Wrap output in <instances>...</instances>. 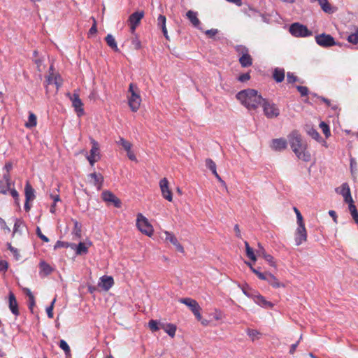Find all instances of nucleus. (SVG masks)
Segmentation results:
<instances>
[{
    "mask_svg": "<svg viewBox=\"0 0 358 358\" xmlns=\"http://www.w3.org/2000/svg\"><path fill=\"white\" fill-rule=\"evenodd\" d=\"M288 141L292 151L299 159L310 162L311 155L307 150L306 144L303 142L301 136L298 131L294 130L288 135Z\"/></svg>",
    "mask_w": 358,
    "mask_h": 358,
    "instance_id": "nucleus-1",
    "label": "nucleus"
},
{
    "mask_svg": "<svg viewBox=\"0 0 358 358\" xmlns=\"http://www.w3.org/2000/svg\"><path fill=\"white\" fill-rule=\"evenodd\" d=\"M236 99L248 110H255L262 103V96L253 89H247L237 93Z\"/></svg>",
    "mask_w": 358,
    "mask_h": 358,
    "instance_id": "nucleus-2",
    "label": "nucleus"
},
{
    "mask_svg": "<svg viewBox=\"0 0 358 358\" xmlns=\"http://www.w3.org/2000/svg\"><path fill=\"white\" fill-rule=\"evenodd\" d=\"M129 92L131 93V96L128 98L129 106L131 111L136 112L139 109L141 103L139 89L136 85L130 83Z\"/></svg>",
    "mask_w": 358,
    "mask_h": 358,
    "instance_id": "nucleus-3",
    "label": "nucleus"
},
{
    "mask_svg": "<svg viewBox=\"0 0 358 358\" xmlns=\"http://www.w3.org/2000/svg\"><path fill=\"white\" fill-rule=\"evenodd\" d=\"M136 227L144 235L152 237L154 234V228L148 219L143 214L138 213L136 217Z\"/></svg>",
    "mask_w": 358,
    "mask_h": 358,
    "instance_id": "nucleus-4",
    "label": "nucleus"
},
{
    "mask_svg": "<svg viewBox=\"0 0 358 358\" xmlns=\"http://www.w3.org/2000/svg\"><path fill=\"white\" fill-rule=\"evenodd\" d=\"M261 105L263 108L264 115L268 119L275 118L280 115V110L273 102L263 99Z\"/></svg>",
    "mask_w": 358,
    "mask_h": 358,
    "instance_id": "nucleus-5",
    "label": "nucleus"
},
{
    "mask_svg": "<svg viewBox=\"0 0 358 358\" xmlns=\"http://www.w3.org/2000/svg\"><path fill=\"white\" fill-rule=\"evenodd\" d=\"M289 31L294 37H307L313 34L306 26L299 22L292 24L289 26Z\"/></svg>",
    "mask_w": 358,
    "mask_h": 358,
    "instance_id": "nucleus-6",
    "label": "nucleus"
},
{
    "mask_svg": "<svg viewBox=\"0 0 358 358\" xmlns=\"http://www.w3.org/2000/svg\"><path fill=\"white\" fill-rule=\"evenodd\" d=\"M163 234L164 235V242L166 243H171L174 246L176 251L184 253L185 250L183 246L180 243L179 241L178 240L177 237L175 236V234L171 231H164Z\"/></svg>",
    "mask_w": 358,
    "mask_h": 358,
    "instance_id": "nucleus-7",
    "label": "nucleus"
},
{
    "mask_svg": "<svg viewBox=\"0 0 358 358\" xmlns=\"http://www.w3.org/2000/svg\"><path fill=\"white\" fill-rule=\"evenodd\" d=\"M315 39L317 44L323 48H329L336 45L334 37L330 34L324 33L318 34L315 36Z\"/></svg>",
    "mask_w": 358,
    "mask_h": 358,
    "instance_id": "nucleus-8",
    "label": "nucleus"
},
{
    "mask_svg": "<svg viewBox=\"0 0 358 358\" xmlns=\"http://www.w3.org/2000/svg\"><path fill=\"white\" fill-rule=\"evenodd\" d=\"M92 148L87 159L91 165H93L100 159L99 145L94 139L91 138Z\"/></svg>",
    "mask_w": 358,
    "mask_h": 358,
    "instance_id": "nucleus-9",
    "label": "nucleus"
},
{
    "mask_svg": "<svg viewBox=\"0 0 358 358\" xmlns=\"http://www.w3.org/2000/svg\"><path fill=\"white\" fill-rule=\"evenodd\" d=\"M264 277L262 280H266L268 283L275 289L278 288H285L286 285L284 282H280L273 274L270 272L263 273Z\"/></svg>",
    "mask_w": 358,
    "mask_h": 358,
    "instance_id": "nucleus-10",
    "label": "nucleus"
},
{
    "mask_svg": "<svg viewBox=\"0 0 358 358\" xmlns=\"http://www.w3.org/2000/svg\"><path fill=\"white\" fill-rule=\"evenodd\" d=\"M294 236L296 245H300L307 241L308 235L305 224L298 225L295 231Z\"/></svg>",
    "mask_w": 358,
    "mask_h": 358,
    "instance_id": "nucleus-11",
    "label": "nucleus"
},
{
    "mask_svg": "<svg viewBox=\"0 0 358 358\" xmlns=\"http://www.w3.org/2000/svg\"><path fill=\"white\" fill-rule=\"evenodd\" d=\"M336 192L342 195L345 203L348 204L353 203V199L350 193V188L348 183H343L341 187L336 189Z\"/></svg>",
    "mask_w": 358,
    "mask_h": 358,
    "instance_id": "nucleus-12",
    "label": "nucleus"
},
{
    "mask_svg": "<svg viewBox=\"0 0 358 358\" xmlns=\"http://www.w3.org/2000/svg\"><path fill=\"white\" fill-rule=\"evenodd\" d=\"M159 186L163 197L169 201H172V190L169 181L161 180Z\"/></svg>",
    "mask_w": 358,
    "mask_h": 358,
    "instance_id": "nucleus-13",
    "label": "nucleus"
},
{
    "mask_svg": "<svg viewBox=\"0 0 358 358\" xmlns=\"http://www.w3.org/2000/svg\"><path fill=\"white\" fill-rule=\"evenodd\" d=\"M71 100L72 101V106L75 108L76 112L77 113L78 116H81L84 114V110L83 108V103L81 99L79 97L78 94L74 93L72 96H71Z\"/></svg>",
    "mask_w": 358,
    "mask_h": 358,
    "instance_id": "nucleus-14",
    "label": "nucleus"
},
{
    "mask_svg": "<svg viewBox=\"0 0 358 358\" xmlns=\"http://www.w3.org/2000/svg\"><path fill=\"white\" fill-rule=\"evenodd\" d=\"M92 242L90 241H85V242H80L78 245H76L75 244H72L71 245V248L72 249L76 250V253L78 255H81L83 254H87L88 252V248L92 245Z\"/></svg>",
    "mask_w": 358,
    "mask_h": 358,
    "instance_id": "nucleus-15",
    "label": "nucleus"
},
{
    "mask_svg": "<svg viewBox=\"0 0 358 358\" xmlns=\"http://www.w3.org/2000/svg\"><path fill=\"white\" fill-rule=\"evenodd\" d=\"M102 199L103 201L109 203H112L115 207L120 208L121 206V202L119 199H117L113 194L110 192H103L102 193Z\"/></svg>",
    "mask_w": 358,
    "mask_h": 358,
    "instance_id": "nucleus-16",
    "label": "nucleus"
},
{
    "mask_svg": "<svg viewBox=\"0 0 358 358\" xmlns=\"http://www.w3.org/2000/svg\"><path fill=\"white\" fill-rule=\"evenodd\" d=\"M287 142L283 138H275L272 140L271 147L275 151H282L287 148Z\"/></svg>",
    "mask_w": 358,
    "mask_h": 358,
    "instance_id": "nucleus-17",
    "label": "nucleus"
},
{
    "mask_svg": "<svg viewBox=\"0 0 358 358\" xmlns=\"http://www.w3.org/2000/svg\"><path fill=\"white\" fill-rule=\"evenodd\" d=\"M143 12H134L129 16V21L132 31L135 30L136 26L139 24L141 20L143 17Z\"/></svg>",
    "mask_w": 358,
    "mask_h": 358,
    "instance_id": "nucleus-18",
    "label": "nucleus"
},
{
    "mask_svg": "<svg viewBox=\"0 0 358 358\" xmlns=\"http://www.w3.org/2000/svg\"><path fill=\"white\" fill-rule=\"evenodd\" d=\"M317 1L322 10L328 14H331L336 12V8L331 6L328 0H310L311 3Z\"/></svg>",
    "mask_w": 358,
    "mask_h": 358,
    "instance_id": "nucleus-19",
    "label": "nucleus"
},
{
    "mask_svg": "<svg viewBox=\"0 0 358 358\" xmlns=\"http://www.w3.org/2000/svg\"><path fill=\"white\" fill-rule=\"evenodd\" d=\"M113 278L110 276L104 275L100 278L99 287H101L103 290L108 291L113 285Z\"/></svg>",
    "mask_w": 358,
    "mask_h": 358,
    "instance_id": "nucleus-20",
    "label": "nucleus"
},
{
    "mask_svg": "<svg viewBox=\"0 0 358 358\" xmlns=\"http://www.w3.org/2000/svg\"><path fill=\"white\" fill-rule=\"evenodd\" d=\"M252 299L257 304L263 308H271L273 307V304L271 302L268 301L262 295L259 294H254Z\"/></svg>",
    "mask_w": 358,
    "mask_h": 358,
    "instance_id": "nucleus-21",
    "label": "nucleus"
},
{
    "mask_svg": "<svg viewBox=\"0 0 358 358\" xmlns=\"http://www.w3.org/2000/svg\"><path fill=\"white\" fill-rule=\"evenodd\" d=\"M8 299H9V308H10V311L15 315H18L19 310H18L17 302L15 295L11 292L9 293Z\"/></svg>",
    "mask_w": 358,
    "mask_h": 358,
    "instance_id": "nucleus-22",
    "label": "nucleus"
},
{
    "mask_svg": "<svg viewBox=\"0 0 358 358\" xmlns=\"http://www.w3.org/2000/svg\"><path fill=\"white\" fill-rule=\"evenodd\" d=\"M198 13L197 12L193 11V10H188L186 13V16L188 18V20L190 21V22L192 24V25L199 29V25L201 24V22L197 17Z\"/></svg>",
    "mask_w": 358,
    "mask_h": 358,
    "instance_id": "nucleus-23",
    "label": "nucleus"
},
{
    "mask_svg": "<svg viewBox=\"0 0 358 358\" xmlns=\"http://www.w3.org/2000/svg\"><path fill=\"white\" fill-rule=\"evenodd\" d=\"M161 329H162L169 336L173 338L176 335L177 327L175 324L171 323L160 324Z\"/></svg>",
    "mask_w": 358,
    "mask_h": 358,
    "instance_id": "nucleus-24",
    "label": "nucleus"
},
{
    "mask_svg": "<svg viewBox=\"0 0 358 358\" xmlns=\"http://www.w3.org/2000/svg\"><path fill=\"white\" fill-rule=\"evenodd\" d=\"M179 302L188 306L192 312L200 307L199 303L191 298H182L179 300Z\"/></svg>",
    "mask_w": 358,
    "mask_h": 358,
    "instance_id": "nucleus-25",
    "label": "nucleus"
},
{
    "mask_svg": "<svg viewBox=\"0 0 358 358\" xmlns=\"http://www.w3.org/2000/svg\"><path fill=\"white\" fill-rule=\"evenodd\" d=\"M239 62L242 67H249L252 64V59L249 53L244 54L239 57Z\"/></svg>",
    "mask_w": 358,
    "mask_h": 358,
    "instance_id": "nucleus-26",
    "label": "nucleus"
},
{
    "mask_svg": "<svg viewBox=\"0 0 358 358\" xmlns=\"http://www.w3.org/2000/svg\"><path fill=\"white\" fill-rule=\"evenodd\" d=\"M39 266L41 275H48L50 274L53 270L51 266L46 263L45 261H41Z\"/></svg>",
    "mask_w": 358,
    "mask_h": 358,
    "instance_id": "nucleus-27",
    "label": "nucleus"
},
{
    "mask_svg": "<svg viewBox=\"0 0 358 358\" xmlns=\"http://www.w3.org/2000/svg\"><path fill=\"white\" fill-rule=\"evenodd\" d=\"M205 164L207 169H208L212 172V173L217 179H221L220 176L217 172L216 164L211 159H206Z\"/></svg>",
    "mask_w": 358,
    "mask_h": 358,
    "instance_id": "nucleus-28",
    "label": "nucleus"
},
{
    "mask_svg": "<svg viewBox=\"0 0 358 358\" xmlns=\"http://www.w3.org/2000/svg\"><path fill=\"white\" fill-rule=\"evenodd\" d=\"M273 78L277 83H281L285 78V70L283 69L275 68L273 73Z\"/></svg>",
    "mask_w": 358,
    "mask_h": 358,
    "instance_id": "nucleus-29",
    "label": "nucleus"
},
{
    "mask_svg": "<svg viewBox=\"0 0 358 358\" xmlns=\"http://www.w3.org/2000/svg\"><path fill=\"white\" fill-rule=\"evenodd\" d=\"M25 196L27 202L32 201L35 198L34 189L29 182L25 186Z\"/></svg>",
    "mask_w": 358,
    "mask_h": 358,
    "instance_id": "nucleus-30",
    "label": "nucleus"
},
{
    "mask_svg": "<svg viewBox=\"0 0 358 358\" xmlns=\"http://www.w3.org/2000/svg\"><path fill=\"white\" fill-rule=\"evenodd\" d=\"M352 30L354 32L348 36L347 40L349 43L356 45L358 43V27L353 26Z\"/></svg>",
    "mask_w": 358,
    "mask_h": 358,
    "instance_id": "nucleus-31",
    "label": "nucleus"
},
{
    "mask_svg": "<svg viewBox=\"0 0 358 358\" xmlns=\"http://www.w3.org/2000/svg\"><path fill=\"white\" fill-rule=\"evenodd\" d=\"M105 40H106V42L107 45L110 48H112L115 51H118V48H117V43H116V41L115 40V38L113 36L112 34H108L106 36Z\"/></svg>",
    "mask_w": 358,
    "mask_h": 358,
    "instance_id": "nucleus-32",
    "label": "nucleus"
},
{
    "mask_svg": "<svg viewBox=\"0 0 358 358\" xmlns=\"http://www.w3.org/2000/svg\"><path fill=\"white\" fill-rule=\"evenodd\" d=\"M36 124H37L36 116L32 112H29L28 121L25 123V127L27 128H32L34 127H36Z\"/></svg>",
    "mask_w": 358,
    "mask_h": 358,
    "instance_id": "nucleus-33",
    "label": "nucleus"
},
{
    "mask_svg": "<svg viewBox=\"0 0 358 358\" xmlns=\"http://www.w3.org/2000/svg\"><path fill=\"white\" fill-rule=\"evenodd\" d=\"M12 184L8 182V180H1L0 182V193L7 194L9 193V189Z\"/></svg>",
    "mask_w": 358,
    "mask_h": 358,
    "instance_id": "nucleus-34",
    "label": "nucleus"
},
{
    "mask_svg": "<svg viewBox=\"0 0 358 358\" xmlns=\"http://www.w3.org/2000/svg\"><path fill=\"white\" fill-rule=\"evenodd\" d=\"M245 252H246L247 257L248 258H250L252 261L256 262L257 256L255 254L253 249L250 247V245L247 241H245Z\"/></svg>",
    "mask_w": 358,
    "mask_h": 358,
    "instance_id": "nucleus-35",
    "label": "nucleus"
},
{
    "mask_svg": "<svg viewBox=\"0 0 358 358\" xmlns=\"http://www.w3.org/2000/svg\"><path fill=\"white\" fill-rule=\"evenodd\" d=\"M348 209L352 219L358 224V212L354 202L348 204Z\"/></svg>",
    "mask_w": 358,
    "mask_h": 358,
    "instance_id": "nucleus-36",
    "label": "nucleus"
},
{
    "mask_svg": "<svg viewBox=\"0 0 358 358\" xmlns=\"http://www.w3.org/2000/svg\"><path fill=\"white\" fill-rule=\"evenodd\" d=\"M24 227V223L21 220L17 219L14 224L13 234L17 232L21 233Z\"/></svg>",
    "mask_w": 358,
    "mask_h": 358,
    "instance_id": "nucleus-37",
    "label": "nucleus"
},
{
    "mask_svg": "<svg viewBox=\"0 0 358 358\" xmlns=\"http://www.w3.org/2000/svg\"><path fill=\"white\" fill-rule=\"evenodd\" d=\"M117 143L121 145L125 151H129V150L131 149V143L122 137L120 138Z\"/></svg>",
    "mask_w": 358,
    "mask_h": 358,
    "instance_id": "nucleus-38",
    "label": "nucleus"
},
{
    "mask_svg": "<svg viewBox=\"0 0 358 358\" xmlns=\"http://www.w3.org/2000/svg\"><path fill=\"white\" fill-rule=\"evenodd\" d=\"M307 133L310 136H311L313 139L316 140L317 141H320V140L322 139L318 131L314 128H310L307 131Z\"/></svg>",
    "mask_w": 358,
    "mask_h": 358,
    "instance_id": "nucleus-39",
    "label": "nucleus"
},
{
    "mask_svg": "<svg viewBox=\"0 0 358 358\" xmlns=\"http://www.w3.org/2000/svg\"><path fill=\"white\" fill-rule=\"evenodd\" d=\"M248 336L252 340L255 341L259 338L260 333L256 329H248L246 330Z\"/></svg>",
    "mask_w": 358,
    "mask_h": 358,
    "instance_id": "nucleus-40",
    "label": "nucleus"
},
{
    "mask_svg": "<svg viewBox=\"0 0 358 358\" xmlns=\"http://www.w3.org/2000/svg\"><path fill=\"white\" fill-rule=\"evenodd\" d=\"M13 169V164L10 162H6L3 171H4L3 175V179H9V171Z\"/></svg>",
    "mask_w": 358,
    "mask_h": 358,
    "instance_id": "nucleus-41",
    "label": "nucleus"
},
{
    "mask_svg": "<svg viewBox=\"0 0 358 358\" xmlns=\"http://www.w3.org/2000/svg\"><path fill=\"white\" fill-rule=\"evenodd\" d=\"M59 348L64 351L66 356L71 355L70 347L64 340H60Z\"/></svg>",
    "mask_w": 358,
    "mask_h": 358,
    "instance_id": "nucleus-42",
    "label": "nucleus"
},
{
    "mask_svg": "<svg viewBox=\"0 0 358 358\" xmlns=\"http://www.w3.org/2000/svg\"><path fill=\"white\" fill-rule=\"evenodd\" d=\"M320 127L322 130L326 138H328L331 135V131L329 125L324 122H321L320 123Z\"/></svg>",
    "mask_w": 358,
    "mask_h": 358,
    "instance_id": "nucleus-43",
    "label": "nucleus"
},
{
    "mask_svg": "<svg viewBox=\"0 0 358 358\" xmlns=\"http://www.w3.org/2000/svg\"><path fill=\"white\" fill-rule=\"evenodd\" d=\"M293 210H294V213L296 214V216L297 224L298 225H304L305 224H304V222H303V217L301 213H300V211L296 207H294Z\"/></svg>",
    "mask_w": 358,
    "mask_h": 358,
    "instance_id": "nucleus-44",
    "label": "nucleus"
},
{
    "mask_svg": "<svg viewBox=\"0 0 358 358\" xmlns=\"http://www.w3.org/2000/svg\"><path fill=\"white\" fill-rule=\"evenodd\" d=\"M245 14L249 17H255L259 15V11L253 8L249 7L248 10H245Z\"/></svg>",
    "mask_w": 358,
    "mask_h": 358,
    "instance_id": "nucleus-45",
    "label": "nucleus"
},
{
    "mask_svg": "<svg viewBox=\"0 0 358 358\" xmlns=\"http://www.w3.org/2000/svg\"><path fill=\"white\" fill-rule=\"evenodd\" d=\"M160 324L157 321L152 320L149 322L148 326L152 331H156L161 329Z\"/></svg>",
    "mask_w": 358,
    "mask_h": 358,
    "instance_id": "nucleus-46",
    "label": "nucleus"
},
{
    "mask_svg": "<svg viewBox=\"0 0 358 358\" xmlns=\"http://www.w3.org/2000/svg\"><path fill=\"white\" fill-rule=\"evenodd\" d=\"M245 263L250 267V270L252 271V273H254L255 275H257V277L259 278V279H264V277L263 275V273L259 271V270L255 268L252 264L250 262H245Z\"/></svg>",
    "mask_w": 358,
    "mask_h": 358,
    "instance_id": "nucleus-47",
    "label": "nucleus"
},
{
    "mask_svg": "<svg viewBox=\"0 0 358 358\" xmlns=\"http://www.w3.org/2000/svg\"><path fill=\"white\" fill-rule=\"evenodd\" d=\"M166 17L163 15H159L157 18V26L162 29L166 28Z\"/></svg>",
    "mask_w": 358,
    "mask_h": 358,
    "instance_id": "nucleus-48",
    "label": "nucleus"
},
{
    "mask_svg": "<svg viewBox=\"0 0 358 358\" xmlns=\"http://www.w3.org/2000/svg\"><path fill=\"white\" fill-rule=\"evenodd\" d=\"M357 167V164L356 160L354 158H351L350 159V169H351L352 175L354 178H356L357 176V175L356 173Z\"/></svg>",
    "mask_w": 358,
    "mask_h": 358,
    "instance_id": "nucleus-49",
    "label": "nucleus"
},
{
    "mask_svg": "<svg viewBox=\"0 0 358 358\" xmlns=\"http://www.w3.org/2000/svg\"><path fill=\"white\" fill-rule=\"evenodd\" d=\"M235 50L238 53L239 55H243L244 54L248 53V49L243 45H238L235 47Z\"/></svg>",
    "mask_w": 358,
    "mask_h": 358,
    "instance_id": "nucleus-50",
    "label": "nucleus"
},
{
    "mask_svg": "<svg viewBox=\"0 0 358 358\" xmlns=\"http://www.w3.org/2000/svg\"><path fill=\"white\" fill-rule=\"evenodd\" d=\"M263 258L271 266L276 268V263L274 260V258L271 255L267 254L266 255H264Z\"/></svg>",
    "mask_w": 358,
    "mask_h": 358,
    "instance_id": "nucleus-51",
    "label": "nucleus"
},
{
    "mask_svg": "<svg viewBox=\"0 0 358 358\" xmlns=\"http://www.w3.org/2000/svg\"><path fill=\"white\" fill-rule=\"evenodd\" d=\"M213 315L215 320H221L224 317V313L218 309H215Z\"/></svg>",
    "mask_w": 358,
    "mask_h": 358,
    "instance_id": "nucleus-52",
    "label": "nucleus"
},
{
    "mask_svg": "<svg viewBox=\"0 0 358 358\" xmlns=\"http://www.w3.org/2000/svg\"><path fill=\"white\" fill-rule=\"evenodd\" d=\"M296 89L299 91V92L301 94V96H305L308 95V92H309L308 87H305V86L299 85V86H296Z\"/></svg>",
    "mask_w": 358,
    "mask_h": 358,
    "instance_id": "nucleus-53",
    "label": "nucleus"
},
{
    "mask_svg": "<svg viewBox=\"0 0 358 358\" xmlns=\"http://www.w3.org/2000/svg\"><path fill=\"white\" fill-rule=\"evenodd\" d=\"M8 248L13 253L15 259L16 260H18L20 259V254L17 250L13 248L10 243L8 244Z\"/></svg>",
    "mask_w": 358,
    "mask_h": 358,
    "instance_id": "nucleus-54",
    "label": "nucleus"
},
{
    "mask_svg": "<svg viewBox=\"0 0 358 358\" xmlns=\"http://www.w3.org/2000/svg\"><path fill=\"white\" fill-rule=\"evenodd\" d=\"M250 79V73H245L241 74L238 77V80L241 83L246 82V81L249 80Z\"/></svg>",
    "mask_w": 358,
    "mask_h": 358,
    "instance_id": "nucleus-55",
    "label": "nucleus"
},
{
    "mask_svg": "<svg viewBox=\"0 0 358 358\" xmlns=\"http://www.w3.org/2000/svg\"><path fill=\"white\" fill-rule=\"evenodd\" d=\"M298 78L292 73L288 72L287 73V81L289 83H293L297 81Z\"/></svg>",
    "mask_w": 358,
    "mask_h": 358,
    "instance_id": "nucleus-56",
    "label": "nucleus"
},
{
    "mask_svg": "<svg viewBox=\"0 0 358 358\" xmlns=\"http://www.w3.org/2000/svg\"><path fill=\"white\" fill-rule=\"evenodd\" d=\"M257 254L262 257H264V255H267L265 249L262 247V245L260 243H258V249L257 250Z\"/></svg>",
    "mask_w": 358,
    "mask_h": 358,
    "instance_id": "nucleus-57",
    "label": "nucleus"
},
{
    "mask_svg": "<svg viewBox=\"0 0 358 358\" xmlns=\"http://www.w3.org/2000/svg\"><path fill=\"white\" fill-rule=\"evenodd\" d=\"M71 245L72 244H69V243H66V242L57 241L55 245V249L62 248V247L68 248V247H71Z\"/></svg>",
    "mask_w": 358,
    "mask_h": 358,
    "instance_id": "nucleus-58",
    "label": "nucleus"
},
{
    "mask_svg": "<svg viewBox=\"0 0 358 358\" xmlns=\"http://www.w3.org/2000/svg\"><path fill=\"white\" fill-rule=\"evenodd\" d=\"M218 33V30L217 29H211L206 31L205 34L208 36L210 38H213Z\"/></svg>",
    "mask_w": 358,
    "mask_h": 358,
    "instance_id": "nucleus-59",
    "label": "nucleus"
},
{
    "mask_svg": "<svg viewBox=\"0 0 358 358\" xmlns=\"http://www.w3.org/2000/svg\"><path fill=\"white\" fill-rule=\"evenodd\" d=\"M92 19H93V24L91 27V28L90 29V30H89V34H96L97 32L96 20L94 17H92Z\"/></svg>",
    "mask_w": 358,
    "mask_h": 358,
    "instance_id": "nucleus-60",
    "label": "nucleus"
},
{
    "mask_svg": "<svg viewBox=\"0 0 358 358\" xmlns=\"http://www.w3.org/2000/svg\"><path fill=\"white\" fill-rule=\"evenodd\" d=\"M36 234L40 237V238H41L43 241H45V242L49 241V239L41 233V231L38 227L36 229Z\"/></svg>",
    "mask_w": 358,
    "mask_h": 358,
    "instance_id": "nucleus-61",
    "label": "nucleus"
},
{
    "mask_svg": "<svg viewBox=\"0 0 358 358\" xmlns=\"http://www.w3.org/2000/svg\"><path fill=\"white\" fill-rule=\"evenodd\" d=\"M8 264L6 261L1 260L0 261V271H6L8 269Z\"/></svg>",
    "mask_w": 358,
    "mask_h": 358,
    "instance_id": "nucleus-62",
    "label": "nucleus"
},
{
    "mask_svg": "<svg viewBox=\"0 0 358 358\" xmlns=\"http://www.w3.org/2000/svg\"><path fill=\"white\" fill-rule=\"evenodd\" d=\"M201 310V307H199L192 312L199 321L201 320V319L203 318L200 313Z\"/></svg>",
    "mask_w": 358,
    "mask_h": 358,
    "instance_id": "nucleus-63",
    "label": "nucleus"
},
{
    "mask_svg": "<svg viewBox=\"0 0 358 358\" xmlns=\"http://www.w3.org/2000/svg\"><path fill=\"white\" fill-rule=\"evenodd\" d=\"M201 310V307H199L192 312L199 321L201 320V319L203 318L200 313Z\"/></svg>",
    "mask_w": 358,
    "mask_h": 358,
    "instance_id": "nucleus-64",
    "label": "nucleus"
}]
</instances>
